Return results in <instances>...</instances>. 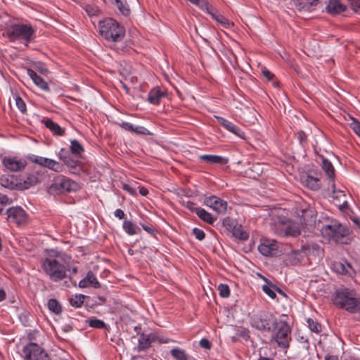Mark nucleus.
I'll return each mask as SVG.
<instances>
[{"instance_id": "obj_1", "label": "nucleus", "mask_w": 360, "mask_h": 360, "mask_svg": "<svg viewBox=\"0 0 360 360\" xmlns=\"http://www.w3.org/2000/svg\"><path fill=\"white\" fill-rule=\"evenodd\" d=\"M99 32L108 42L121 41L125 35V30L112 18H106L99 22Z\"/></svg>"}, {"instance_id": "obj_2", "label": "nucleus", "mask_w": 360, "mask_h": 360, "mask_svg": "<svg viewBox=\"0 0 360 360\" xmlns=\"http://www.w3.org/2000/svg\"><path fill=\"white\" fill-rule=\"evenodd\" d=\"M333 303L351 313L360 311V299L356 297L353 290L347 288L340 289L335 292Z\"/></svg>"}, {"instance_id": "obj_3", "label": "nucleus", "mask_w": 360, "mask_h": 360, "mask_svg": "<svg viewBox=\"0 0 360 360\" xmlns=\"http://www.w3.org/2000/svg\"><path fill=\"white\" fill-rule=\"evenodd\" d=\"M41 267L49 279L58 282L68 276L69 269L58 258L46 257L41 262Z\"/></svg>"}, {"instance_id": "obj_4", "label": "nucleus", "mask_w": 360, "mask_h": 360, "mask_svg": "<svg viewBox=\"0 0 360 360\" xmlns=\"http://www.w3.org/2000/svg\"><path fill=\"white\" fill-rule=\"evenodd\" d=\"M8 36L11 41H22L27 46L34 37L35 30L30 24L16 23L12 25L7 31Z\"/></svg>"}, {"instance_id": "obj_5", "label": "nucleus", "mask_w": 360, "mask_h": 360, "mask_svg": "<svg viewBox=\"0 0 360 360\" xmlns=\"http://www.w3.org/2000/svg\"><path fill=\"white\" fill-rule=\"evenodd\" d=\"M277 318L271 313L260 311L251 318V326L262 332L270 333L278 326Z\"/></svg>"}, {"instance_id": "obj_6", "label": "nucleus", "mask_w": 360, "mask_h": 360, "mask_svg": "<svg viewBox=\"0 0 360 360\" xmlns=\"http://www.w3.org/2000/svg\"><path fill=\"white\" fill-rule=\"evenodd\" d=\"M275 329L276 331L271 335V341L276 342L278 348L286 352L292 340L291 328L286 321H281L278 322Z\"/></svg>"}, {"instance_id": "obj_7", "label": "nucleus", "mask_w": 360, "mask_h": 360, "mask_svg": "<svg viewBox=\"0 0 360 360\" xmlns=\"http://www.w3.org/2000/svg\"><path fill=\"white\" fill-rule=\"evenodd\" d=\"M321 232L328 240L338 242L348 234V229L336 219H331L321 227Z\"/></svg>"}, {"instance_id": "obj_8", "label": "nucleus", "mask_w": 360, "mask_h": 360, "mask_svg": "<svg viewBox=\"0 0 360 360\" xmlns=\"http://www.w3.org/2000/svg\"><path fill=\"white\" fill-rule=\"evenodd\" d=\"M78 188L77 184L72 179L60 175L54 178L53 183L49 186V192L52 194H63L76 191Z\"/></svg>"}, {"instance_id": "obj_9", "label": "nucleus", "mask_w": 360, "mask_h": 360, "mask_svg": "<svg viewBox=\"0 0 360 360\" xmlns=\"http://www.w3.org/2000/svg\"><path fill=\"white\" fill-rule=\"evenodd\" d=\"M25 360H50L48 354L37 344L29 343L22 348Z\"/></svg>"}, {"instance_id": "obj_10", "label": "nucleus", "mask_w": 360, "mask_h": 360, "mask_svg": "<svg viewBox=\"0 0 360 360\" xmlns=\"http://www.w3.org/2000/svg\"><path fill=\"white\" fill-rule=\"evenodd\" d=\"M28 160L33 163L48 168L49 169L56 172H61L64 169L63 164L53 159L32 154L28 156Z\"/></svg>"}, {"instance_id": "obj_11", "label": "nucleus", "mask_w": 360, "mask_h": 360, "mask_svg": "<svg viewBox=\"0 0 360 360\" xmlns=\"http://www.w3.org/2000/svg\"><path fill=\"white\" fill-rule=\"evenodd\" d=\"M2 165L9 172H18L22 171L26 165L27 161L18 156H5L2 158Z\"/></svg>"}, {"instance_id": "obj_12", "label": "nucleus", "mask_w": 360, "mask_h": 360, "mask_svg": "<svg viewBox=\"0 0 360 360\" xmlns=\"http://www.w3.org/2000/svg\"><path fill=\"white\" fill-rule=\"evenodd\" d=\"M7 220L18 226L24 225L27 223V215L25 211L20 207H12L6 210Z\"/></svg>"}, {"instance_id": "obj_13", "label": "nucleus", "mask_w": 360, "mask_h": 360, "mask_svg": "<svg viewBox=\"0 0 360 360\" xmlns=\"http://www.w3.org/2000/svg\"><path fill=\"white\" fill-rule=\"evenodd\" d=\"M259 252L266 257L277 256L279 254L278 245L276 240L271 239H262L258 246Z\"/></svg>"}, {"instance_id": "obj_14", "label": "nucleus", "mask_w": 360, "mask_h": 360, "mask_svg": "<svg viewBox=\"0 0 360 360\" xmlns=\"http://www.w3.org/2000/svg\"><path fill=\"white\" fill-rule=\"evenodd\" d=\"M204 204L218 213H224L227 208V202L216 195L206 197Z\"/></svg>"}, {"instance_id": "obj_15", "label": "nucleus", "mask_w": 360, "mask_h": 360, "mask_svg": "<svg viewBox=\"0 0 360 360\" xmlns=\"http://www.w3.org/2000/svg\"><path fill=\"white\" fill-rule=\"evenodd\" d=\"M331 269L336 273L349 276L355 275V271L351 264L346 260L333 262L331 264Z\"/></svg>"}, {"instance_id": "obj_16", "label": "nucleus", "mask_w": 360, "mask_h": 360, "mask_svg": "<svg viewBox=\"0 0 360 360\" xmlns=\"http://www.w3.org/2000/svg\"><path fill=\"white\" fill-rule=\"evenodd\" d=\"M214 117L217 120L219 123L227 131L231 133L235 134L236 136L240 138H244L245 134L244 132L236 124H234L231 121L220 117V116H214Z\"/></svg>"}, {"instance_id": "obj_17", "label": "nucleus", "mask_w": 360, "mask_h": 360, "mask_svg": "<svg viewBox=\"0 0 360 360\" xmlns=\"http://www.w3.org/2000/svg\"><path fill=\"white\" fill-rule=\"evenodd\" d=\"M39 175L37 172H32L27 174L25 179H18V190H26L37 184L39 182Z\"/></svg>"}, {"instance_id": "obj_18", "label": "nucleus", "mask_w": 360, "mask_h": 360, "mask_svg": "<svg viewBox=\"0 0 360 360\" xmlns=\"http://www.w3.org/2000/svg\"><path fill=\"white\" fill-rule=\"evenodd\" d=\"M302 184L313 191H317L321 188L319 175L314 176L311 174H304L300 177Z\"/></svg>"}, {"instance_id": "obj_19", "label": "nucleus", "mask_w": 360, "mask_h": 360, "mask_svg": "<svg viewBox=\"0 0 360 360\" xmlns=\"http://www.w3.org/2000/svg\"><path fill=\"white\" fill-rule=\"evenodd\" d=\"M319 0H292L295 8L300 11L311 12L316 9Z\"/></svg>"}, {"instance_id": "obj_20", "label": "nucleus", "mask_w": 360, "mask_h": 360, "mask_svg": "<svg viewBox=\"0 0 360 360\" xmlns=\"http://www.w3.org/2000/svg\"><path fill=\"white\" fill-rule=\"evenodd\" d=\"M79 287L85 288L93 287L94 288H101V284L91 271L87 272L86 276L79 282Z\"/></svg>"}, {"instance_id": "obj_21", "label": "nucleus", "mask_w": 360, "mask_h": 360, "mask_svg": "<svg viewBox=\"0 0 360 360\" xmlns=\"http://www.w3.org/2000/svg\"><path fill=\"white\" fill-rule=\"evenodd\" d=\"M27 74L33 81L34 84L45 91H49L50 88L47 82L39 75H38L33 70L27 69Z\"/></svg>"}, {"instance_id": "obj_22", "label": "nucleus", "mask_w": 360, "mask_h": 360, "mask_svg": "<svg viewBox=\"0 0 360 360\" xmlns=\"http://www.w3.org/2000/svg\"><path fill=\"white\" fill-rule=\"evenodd\" d=\"M326 8L328 13L335 15L345 11L346 7L340 0H330Z\"/></svg>"}, {"instance_id": "obj_23", "label": "nucleus", "mask_w": 360, "mask_h": 360, "mask_svg": "<svg viewBox=\"0 0 360 360\" xmlns=\"http://www.w3.org/2000/svg\"><path fill=\"white\" fill-rule=\"evenodd\" d=\"M285 233L287 236H297L301 232V226L299 222L288 221L283 224Z\"/></svg>"}, {"instance_id": "obj_24", "label": "nucleus", "mask_w": 360, "mask_h": 360, "mask_svg": "<svg viewBox=\"0 0 360 360\" xmlns=\"http://www.w3.org/2000/svg\"><path fill=\"white\" fill-rule=\"evenodd\" d=\"M0 184L1 186L11 190H18V179L13 175L2 176L0 178Z\"/></svg>"}, {"instance_id": "obj_25", "label": "nucleus", "mask_w": 360, "mask_h": 360, "mask_svg": "<svg viewBox=\"0 0 360 360\" xmlns=\"http://www.w3.org/2000/svg\"><path fill=\"white\" fill-rule=\"evenodd\" d=\"M155 335L153 333L141 335L139 338V349L143 350L150 347L151 344L155 340Z\"/></svg>"}, {"instance_id": "obj_26", "label": "nucleus", "mask_w": 360, "mask_h": 360, "mask_svg": "<svg viewBox=\"0 0 360 360\" xmlns=\"http://www.w3.org/2000/svg\"><path fill=\"white\" fill-rule=\"evenodd\" d=\"M165 96V94L159 89H153L148 95V101L153 105H158L160 100Z\"/></svg>"}, {"instance_id": "obj_27", "label": "nucleus", "mask_w": 360, "mask_h": 360, "mask_svg": "<svg viewBox=\"0 0 360 360\" xmlns=\"http://www.w3.org/2000/svg\"><path fill=\"white\" fill-rule=\"evenodd\" d=\"M45 126L56 136H63L65 134V129L60 127L57 123L54 122L51 119H46L44 121Z\"/></svg>"}, {"instance_id": "obj_28", "label": "nucleus", "mask_w": 360, "mask_h": 360, "mask_svg": "<svg viewBox=\"0 0 360 360\" xmlns=\"http://www.w3.org/2000/svg\"><path fill=\"white\" fill-rule=\"evenodd\" d=\"M328 189L331 190L332 191L331 197L333 199L338 200L340 201L346 198V194L345 191L335 188L334 179H330V181L328 182Z\"/></svg>"}, {"instance_id": "obj_29", "label": "nucleus", "mask_w": 360, "mask_h": 360, "mask_svg": "<svg viewBox=\"0 0 360 360\" xmlns=\"http://www.w3.org/2000/svg\"><path fill=\"white\" fill-rule=\"evenodd\" d=\"M321 166L322 169L327 175L328 182H329L330 179H334L333 178L335 176V169L332 163L327 159L323 158Z\"/></svg>"}, {"instance_id": "obj_30", "label": "nucleus", "mask_w": 360, "mask_h": 360, "mask_svg": "<svg viewBox=\"0 0 360 360\" xmlns=\"http://www.w3.org/2000/svg\"><path fill=\"white\" fill-rule=\"evenodd\" d=\"M122 227L124 231L130 236L135 235L141 232V229L139 226L131 221H124Z\"/></svg>"}, {"instance_id": "obj_31", "label": "nucleus", "mask_w": 360, "mask_h": 360, "mask_svg": "<svg viewBox=\"0 0 360 360\" xmlns=\"http://www.w3.org/2000/svg\"><path fill=\"white\" fill-rule=\"evenodd\" d=\"M212 18L214 19L219 24L221 25L225 28H229L233 24L224 15L217 12L209 11Z\"/></svg>"}, {"instance_id": "obj_32", "label": "nucleus", "mask_w": 360, "mask_h": 360, "mask_svg": "<svg viewBox=\"0 0 360 360\" xmlns=\"http://www.w3.org/2000/svg\"><path fill=\"white\" fill-rule=\"evenodd\" d=\"M64 164L69 168L72 174H79L81 171V167L77 161L73 160L70 155L63 161Z\"/></svg>"}, {"instance_id": "obj_33", "label": "nucleus", "mask_w": 360, "mask_h": 360, "mask_svg": "<svg viewBox=\"0 0 360 360\" xmlns=\"http://www.w3.org/2000/svg\"><path fill=\"white\" fill-rule=\"evenodd\" d=\"M195 212L198 215V217L203 220L204 221L208 223V224H213V222L215 220V218H214L210 213L207 212L205 210L198 207L195 209Z\"/></svg>"}, {"instance_id": "obj_34", "label": "nucleus", "mask_w": 360, "mask_h": 360, "mask_svg": "<svg viewBox=\"0 0 360 360\" xmlns=\"http://www.w3.org/2000/svg\"><path fill=\"white\" fill-rule=\"evenodd\" d=\"M231 233L234 238L240 240H246L249 238V233L239 224L234 228Z\"/></svg>"}, {"instance_id": "obj_35", "label": "nucleus", "mask_w": 360, "mask_h": 360, "mask_svg": "<svg viewBox=\"0 0 360 360\" xmlns=\"http://www.w3.org/2000/svg\"><path fill=\"white\" fill-rule=\"evenodd\" d=\"M303 221L300 219V223L303 226H312L315 224L316 218L313 216L312 212L305 211L303 214Z\"/></svg>"}, {"instance_id": "obj_36", "label": "nucleus", "mask_w": 360, "mask_h": 360, "mask_svg": "<svg viewBox=\"0 0 360 360\" xmlns=\"http://www.w3.org/2000/svg\"><path fill=\"white\" fill-rule=\"evenodd\" d=\"M200 159L210 164L221 163L223 160L222 157L214 155H202L200 156Z\"/></svg>"}, {"instance_id": "obj_37", "label": "nucleus", "mask_w": 360, "mask_h": 360, "mask_svg": "<svg viewBox=\"0 0 360 360\" xmlns=\"http://www.w3.org/2000/svg\"><path fill=\"white\" fill-rule=\"evenodd\" d=\"M47 306L51 311L56 314H59L62 312V307L56 299H50L48 301Z\"/></svg>"}, {"instance_id": "obj_38", "label": "nucleus", "mask_w": 360, "mask_h": 360, "mask_svg": "<svg viewBox=\"0 0 360 360\" xmlns=\"http://www.w3.org/2000/svg\"><path fill=\"white\" fill-rule=\"evenodd\" d=\"M170 353L175 360H188V356L185 351L180 348H173Z\"/></svg>"}, {"instance_id": "obj_39", "label": "nucleus", "mask_w": 360, "mask_h": 360, "mask_svg": "<svg viewBox=\"0 0 360 360\" xmlns=\"http://www.w3.org/2000/svg\"><path fill=\"white\" fill-rule=\"evenodd\" d=\"M85 296L84 295H75L69 299L70 304L76 308L80 307L84 302Z\"/></svg>"}, {"instance_id": "obj_40", "label": "nucleus", "mask_w": 360, "mask_h": 360, "mask_svg": "<svg viewBox=\"0 0 360 360\" xmlns=\"http://www.w3.org/2000/svg\"><path fill=\"white\" fill-rule=\"evenodd\" d=\"M274 289H276L279 293H283L282 290L280 288H276L274 285H264L262 286L263 291L272 299H274L276 297V292H274Z\"/></svg>"}, {"instance_id": "obj_41", "label": "nucleus", "mask_w": 360, "mask_h": 360, "mask_svg": "<svg viewBox=\"0 0 360 360\" xmlns=\"http://www.w3.org/2000/svg\"><path fill=\"white\" fill-rule=\"evenodd\" d=\"M70 151L74 155H80L83 151V146L77 140H71Z\"/></svg>"}, {"instance_id": "obj_42", "label": "nucleus", "mask_w": 360, "mask_h": 360, "mask_svg": "<svg viewBox=\"0 0 360 360\" xmlns=\"http://www.w3.org/2000/svg\"><path fill=\"white\" fill-rule=\"evenodd\" d=\"M217 290L221 297L226 298L230 295V288L227 284L221 283L218 285Z\"/></svg>"}, {"instance_id": "obj_43", "label": "nucleus", "mask_w": 360, "mask_h": 360, "mask_svg": "<svg viewBox=\"0 0 360 360\" xmlns=\"http://www.w3.org/2000/svg\"><path fill=\"white\" fill-rule=\"evenodd\" d=\"M116 6L124 15H128L130 13V10L125 4L121 0H114Z\"/></svg>"}, {"instance_id": "obj_44", "label": "nucleus", "mask_w": 360, "mask_h": 360, "mask_svg": "<svg viewBox=\"0 0 360 360\" xmlns=\"http://www.w3.org/2000/svg\"><path fill=\"white\" fill-rule=\"evenodd\" d=\"M309 329L314 333H319L321 331V326L318 322L314 321L312 319L307 320Z\"/></svg>"}, {"instance_id": "obj_45", "label": "nucleus", "mask_w": 360, "mask_h": 360, "mask_svg": "<svg viewBox=\"0 0 360 360\" xmlns=\"http://www.w3.org/2000/svg\"><path fill=\"white\" fill-rule=\"evenodd\" d=\"M88 323L90 327L95 328H103L105 326L104 321L98 319H91Z\"/></svg>"}, {"instance_id": "obj_46", "label": "nucleus", "mask_w": 360, "mask_h": 360, "mask_svg": "<svg viewBox=\"0 0 360 360\" xmlns=\"http://www.w3.org/2000/svg\"><path fill=\"white\" fill-rule=\"evenodd\" d=\"M223 225L228 230L232 231L238 224L235 220L227 217L223 220Z\"/></svg>"}, {"instance_id": "obj_47", "label": "nucleus", "mask_w": 360, "mask_h": 360, "mask_svg": "<svg viewBox=\"0 0 360 360\" xmlns=\"http://www.w3.org/2000/svg\"><path fill=\"white\" fill-rule=\"evenodd\" d=\"M15 104L17 108L21 112L25 113L26 112L27 108L25 103L20 96L15 97Z\"/></svg>"}, {"instance_id": "obj_48", "label": "nucleus", "mask_w": 360, "mask_h": 360, "mask_svg": "<svg viewBox=\"0 0 360 360\" xmlns=\"http://www.w3.org/2000/svg\"><path fill=\"white\" fill-rule=\"evenodd\" d=\"M131 132L141 135L150 134V132L146 127L142 126H134V129H132Z\"/></svg>"}, {"instance_id": "obj_49", "label": "nucleus", "mask_w": 360, "mask_h": 360, "mask_svg": "<svg viewBox=\"0 0 360 360\" xmlns=\"http://www.w3.org/2000/svg\"><path fill=\"white\" fill-rule=\"evenodd\" d=\"M9 203L10 200L7 195L0 193V214L2 213L4 206Z\"/></svg>"}, {"instance_id": "obj_50", "label": "nucleus", "mask_w": 360, "mask_h": 360, "mask_svg": "<svg viewBox=\"0 0 360 360\" xmlns=\"http://www.w3.org/2000/svg\"><path fill=\"white\" fill-rule=\"evenodd\" d=\"M192 231L195 238L199 240H202L205 237V232L198 228H194Z\"/></svg>"}, {"instance_id": "obj_51", "label": "nucleus", "mask_w": 360, "mask_h": 360, "mask_svg": "<svg viewBox=\"0 0 360 360\" xmlns=\"http://www.w3.org/2000/svg\"><path fill=\"white\" fill-rule=\"evenodd\" d=\"M200 346L205 349H210L211 348V343L207 338H202L199 342Z\"/></svg>"}, {"instance_id": "obj_52", "label": "nucleus", "mask_w": 360, "mask_h": 360, "mask_svg": "<svg viewBox=\"0 0 360 360\" xmlns=\"http://www.w3.org/2000/svg\"><path fill=\"white\" fill-rule=\"evenodd\" d=\"M182 205L186 207V208H188V210H191L192 212H195V209L197 208L195 207V205L194 202L190 201V200H187V201H184L183 200L182 201Z\"/></svg>"}, {"instance_id": "obj_53", "label": "nucleus", "mask_w": 360, "mask_h": 360, "mask_svg": "<svg viewBox=\"0 0 360 360\" xmlns=\"http://www.w3.org/2000/svg\"><path fill=\"white\" fill-rule=\"evenodd\" d=\"M69 156L68 151L65 148H61L58 153V157L64 161Z\"/></svg>"}, {"instance_id": "obj_54", "label": "nucleus", "mask_w": 360, "mask_h": 360, "mask_svg": "<svg viewBox=\"0 0 360 360\" xmlns=\"http://www.w3.org/2000/svg\"><path fill=\"white\" fill-rule=\"evenodd\" d=\"M120 126L126 131H132V129H134V125L129 122H123L120 124Z\"/></svg>"}, {"instance_id": "obj_55", "label": "nucleus", "mask_w": 360, "mask_h": 360, "mask_svg": "<svg viewBox=\"0 0 360 360\" xmlns=\"http://www.w3.org/2000/svg\"><path fill=\"white\" fill-rule=\"evenodd\" d=\"M352 127L354 132L360 137V123L354 122L352 123Z\"/></svg>"}, {"instance_id": "obj_56", "label": "nucleus", "mask_w": 360, "mask_h": 360, "mask_svg": "<svg viewBox=\"0 0 360 360\" xmlns=\"http://www.w3.org/2000/svg\"><path fill=\"white\" fill-rule=\"evenodd\" d=\"M143 229L146 231L149 234L154 236L155 235V230L152 226L145 225V224H141Z\"/></svg>"}, {"instance_id": "obj_57", "label": "nucleus", "mask_w": 360, "mask_h": 360, "mask_svg": "<svg viewBox=\"0 0 360 360\" xmlns=\"http://www.w3.org/2000/svg\"><path fill=\"white\" fill-rule=\"evenodd\" d=\"M114 215L120 219H122L125 217V214L121 209H117L114 212Z\"/></svg>"}, {"instance_id": "obj_58", "label": "nucleus", "mask_w": 360, "mask_h": 360, "mask_svg": "<svg viewBox=\"0 0 360 360\" xmlns=\"http://www.w3.org/2000/svg\"><path fill=\"white\" fill-rule=\"evenodd\" d=\"M263 75L268 79L270 80L273 77L274 75L267 69L262 70Z\"/></svg>"}, {"instance_id": "obj_59", "label": "nucleus", "mask_w": 360, "mask_h": 360, "mask_svg": "<svg viewBox=\"0 0 360 360\" xmlns=\"http://www.w3.org/2000/svg\"><path fill=\"white\" fill-rule=\"evenodd\" d=\"M342 200V203L339 205V209L342 211L343 210H345L348 208L349 207V205H348V202L346 200V198Z\"/></svg>"}, {"instance_id": "obj_60", "label": "nucleus", "mask_w": 360, "mask_h": 360, "mask_svg": "<svg viewBox=\"0 0 360 360\" xmlns=\"http://www.w3.org/2000/svg\"><path fill=\"white\" fill-rule=\"evenodd\" d=\"M298 138H299L300 142L301 143H302L303 142H305L307 140V136H306L305 133L302 131H301L298 133Z\"/></svg>"}, {"instance_id": "obj_61", "label": "nucleus", "mask_w": 360, "mask_h": 360, "mask_svg": "<svg viewBox=\"0 0 360 360\" xmlns=\"http://www.w3.org/2000/svg\"><path fill=\"white\" fill-rule=\"evenodd\" d=\"M139 193L141 195L143 196H146L148 195V191L147 188H144V187H141L139 190Z\"/></svg>"}, {"instance_id": "obj_62", "label": "nucleus", "mask_w": 360, "mask_h": 360, "mask_svg": "<svg viewBox=\"0 0 360 360\" xmlns=\"http://www.w3.org/2000/svg\"><path fill=\"white\" fill-rule=\"evenodd\" d=\"M37 70L44 75H46L48 72V70L42 66L37 67Z\"/></svg>"}, {"instance_id": "obj_63", "label": "nucleus", "mask_w": 360, "mask_h": 360, "mask_svg": "<svg viewBox=\"0 0 360 360\" xmlns=\"http://www.w3.org/2000/svg\"><path fill=\"white\" fill-rule=\"evenodd\" d=\"M123 189L129 193H130L131 194H132L134 193V191L133 189L131 188L130 186L127 185V184H124L123 186Z\"/></svg>"}, {"instance_id": "obj_64", "label": "nucleus", "mask_w": 360, "mask_h": 360, "mask_svg": "<svg viewBox=\"0 0 360 360\" xmlns=\"http://www.w3.org/2000/svg\"><path fill=\"white\" fill-rule=\"evenodd\" d=\"M352 4L354 7L360 8V0H352Z\"/></svg>"}]
</instances>
